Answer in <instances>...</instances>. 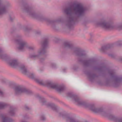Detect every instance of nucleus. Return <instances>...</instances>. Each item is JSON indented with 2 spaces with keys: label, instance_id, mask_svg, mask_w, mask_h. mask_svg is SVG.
I'll use <instances>...</instances> for the list:
<instances>
[{
  "label": "nucleus",
  "instance_id": "f257e3e1",
  "mask_svg": "<svg viewBox=\"0 0 122 122\" xmlns=\"http://www.w3.org/2000/svg\"><path fill=\"white\" fill-rule=\"evenodd\" d=\"M24 8L23 11L26 13L33 18L40 21L45 22L48 24L52 25L53 28H55V24L57 23H63V26L65 28H69V3L68 2L65 3L63 6L64 13L66 14L64 17H60L56 20H51L46 18L41 15L37 13L34 10L33 7L27 3L24 4Z\"/></svg>",
  "mask_w": 122,
  "mask_h": 122
},
{
  "label": "nucleus",
  "instance_id": "f03ea898",
  "mask_svg": "<svg viewBox=\"0 0 122 122\" xmlns=\"http://www.w3.org/2000/svg\"><path fill=\"white\" fill-rule=\"evenodd\" d=\"M69 97L73 100L75 103L77 105L83 106L86 107H88L94 112L100 114L106 117L114 122H122V117H116L112 114L108 113L105 111L102 108H95L93 106L89 105L72 93H69Z\"/></svg>",
  "mask_w": 122,
  "mask_h": 122
},
{
  "label": "nucleus",
  "instance_id": "7ed1b4c3",
  "mask_svg": "<svg viewBox=\"0 0 122 122\" xmlns=\"http://www.w3.org/2000/svg\"><path fill=\"white\" fill-rule=\"evenodd\" d=\"M9 56L5 54L2 49L0 48V58L7 61V62L12 67L18 68L20 71L24 74L27 75L30 78H35L34 74L30 73L28 71L23 65L21 64L16 59H12L10 60Z\"/></svg>",
  "mask_w": 122,
  "mask_h": 122
},
{
  "label": "nucleus",
  "instance_id": "20e7f679",
  "mask_svg": "<svg viewBox=\"0 0 122 122\" xmlns=\"http://www.w3.org/2000/svg\"><path fill=\"white\" fill-rule=\"evenodd\" d=\"M71 49L73 51V54L77 56L78 62L82 63L85 66H92L96 64V61L93 58H90L85 60H83V59L86 56V54L82 51L80 48H74L73 44L69 42V50Z\"/></svg>",
  "mask_w": 122,
  "mask_h": 122
},
{
  "label": "nucleus",
  "instance_id": "39448f33",
  "mask_svg": "<svg viewBox=\"0 0 122 122\" xmlns=\"http://www.w3.org/2000/svg\"><path fill=\"white\" fill-rule=\"evenodd\" d=\"M85 10V8L81 4H78L72 8L73 13H71L69 6V31L73 30L75 21L77 18L83 15Z\"/></svg>",
  "mask_w": 122,
  "mask_h": 122
},
{
  "label": "nucleus",
  "instance_id": "423d86ee",
  "mask_svg": "<svg viewBox=\"0 0 122 122\" xmlns=\"http://www.w3.org/2000/svg\"><path fill=\"white\" fill-rule=\"evenodd\" d=\"M15 41L18 44V48L20 50L23 51L27 49L29 51L32 52L36 51L35 48L29 46L26 41L22 39V36L20 35L16 36Z\"/></svg>",
  "mask_w": 122,
  "mask_h": 122
},
{
  "label": "nucleus",
  "instance_id": "0eeeda50",
  "mask_svg": "<svg viewBox=\"0 0 122 122\" xmlns=\"http://www.w3.org/2000/svg\"><path fill=\"white\" fill-rule=\"evenodd\" d=\"M36 80L38 83L41 85L45 84L48 86L56 90L59 92L62 91L64 89L63 86L53 83L51 81H47L44 83L43 81L41 80L36 79Z\"/></svg>",
  "mask_w": 122,
  "mask_h": 122
},
{
  "label": "nucleus",
  "instance_id": "6e6552de",
  "mask_svg": "<svg viewBox=\"0 0 122 122\" xmlns=\"http://www.w3.org/2000/svg\"><path fill=\"white\" fill-rule=\"evenodd\" d=\"M11 7V3L7 0H0V16L6 13Z\"/></svg>",
  "mask_w": 122,
  "mask_h": 122
},
{
  "label": "nucleus",
  "instance_id": "1a4fd4ad",
  "mask_svg": "<svg viewBox=\"0 0 122 122\" xmlns=\"http://www.w3.org/2000/svg\"><path fill=\"white\" fill-rule=\"evenodd\" d=\"M15 93L17 95H19L22 93H25L28 95H30L32 93L31 91L22 85L16 86L15 88Z\"/></svg>",
  "mask_w": 122,
  "mask_h": 122
},
{
  "label": "nucleus",
  "instance_id": "9d476101",
  "mask_svg": "<svg viewBox=\"0 0 122 122\" xmlns=\"http://www.w3.org/2000/svg\"><path fill=\"white\" fill-rule=\"evenodd\" d=\"M45 51L42 50L40 49L38 51L37 53L36 51L30 53L29 56V57L34 60L37 59L41 55L45 53Z\"/></svg>",
  "mask_w": 122,
  "mask_h": 122
},
{
  "label": "nucleus",
  "instance_id": "9b49d317",
  "mask_svg": "<svg viewBox=\"0 0 122 122\" xmlns=\"http://www.w3.org/2000/svg\"><path fill=\"white\" fill-rule=\"evenodd\" d=\"M110 76L113 78L115 84L119 83L122 81V77L116 76L115 72L113 70L109 71Z\"/></svg>",
  "mask_w": 122,
  "mask_h": 122
},
{
  "label": "nucleus",
  "instance_id": "f8f14e48",
  "mask_svg": "<svg viewBox=\"0 0 122 122\" xmlns=\"http://www.w3.org/2000/svg\"><path fill=\"white\" fill-rule=\"evenodd\" d=\"M49 43V40L47 38L43 39L41 42V48L40 49H41L42 50H44V53L46 52V49L48 47Z\"/></svg>",
  "mask_w": 122,
  "mask_h": 122
},
{
  "label": "nucleus",
  "instance_id": "ddd939ff",
  "mask_svg": "<svg viewBox=\"0 0 122 122\" xmlns=\"http://www.w3.org/2000/svg\"><path fill=\"white\" fill-rule=\"evenodd\" d=\"M59 116L62 117L66 122L69 121V114L68 111H64L59 113Z\"/></svg>",
  "mask_w": 122,
  "mask_h": 122
},
{
  "label": "nucleus",
  "instance_id": "4468645a",
  "mask_svg": "<svg viewBox=\"0 0 122 122\" xmlns=\"http://www.w3.org/2000/svg\"><path fill=\"white\" fill-rule=\"evenodd\" d=\"M61 47L64 51L68 50L69 49V41H64L62 44Z\"/></svg>",
  "mask_w": 122,
  "mask_h": 122
},
{
  "label": "nucleus",
  "instance_id": "2eb2a0df",
  "mask_svg": "<svg viewBox=\"0 0 122 122\" xmlns=\"http://www.w3.org/2000/svg\"><path fill=\"white\" fill-rule=\"evenodd\" d=\"M86 74L88 78L91 81H92V80L94 79L96 76L95 74L90 71L87 72Z\"/></svg>",
  "mask_w": 122,
  "mask_h": 122
},
{
  "label": "nucleus",
  "instance_id": "dca6fc26",
  "mask_svg": "<svg viewBox=\"0 0 122 122\" xmlns=\"http://www.w3.org/2000/svg\"><path fill=\"white\" fill-rule=\"evenodd\" d=\"M2 122H13V120L10 118L7 117L5 116H2Z\"/></svg>",
  "mask_w": 122,
  "mask_h": 122
},
{
  "label": "nucleus",
  "instance_id": "f3484780",
  "mask_svg": "<svg viewBox=\"0 0 122 122\" xmlns=\"http://www.w3.org/2000/svg\"><path fill=\"white\" fill-rule=\"evenodd\" d=\"M37 97L38 98L40 102L42 105H44L45 104L46 101L43 97H41L39 95H37Z\"/></svg>",
  "mask_w": 122,
  "mask_h": 122
},
{
  "label": "nucleus",
  "instance_id": "a211bd4d",
  "mask_svg": "<svg viewBox=\"0 0 122 122\" xmlns=\"http://www.w3.org/2000/svg\"><path fill=\"white\" fill-rule=\"evenodd\" d=\"M15 108L13 107H11L9 111V113L11 116H13L15 114Z\"/></svg>",
  "mask_w": 122,
  "mask_h": 122
},
{
  "label": "nucleus",
  "instance_id": "6ab92c4d",
  "mask_svg": "<svg viewBox=\"0 0 122 122\" xmlns=\"http://www.w3.org/2000/svg\"><path fill=\"white\" fill-rule=\"evenodd\" d=\"M110 48V46L107 45L102 46L101 48V50L102 51H104Z\"/></svg>",
  "mask_w": 122,
  "mask_h": 122
},
{
  "label": "nucleus",
  "instance_id": "aec40b11",
  "mask_svg": "<svg viewBox=\"0 0 122 122\" xmlns=\"http://www.w3.org/2000/svg\"><path fill=\"white\" fill-rule=\"evenodd\" d=\"M47 105L48 106L51 107L54 110H55L56 109L55 105L54 104L49 103L47 104Z\"/></svg>",
  "mask_w": 122,
  "mask_h": 122
},
{
  "label": "nucleus",
  "instance_id": "412c9836",
  "mask_svg": "<svg viewBox=\"0 0 122 122\" xmlns=\"http://www.w3.org/2000/svg\"><path fill=\"white\" fill-rule=\"evenodd\" d=\"M7 106V104L1 102L0 103V108L3 109L5 108Z\"/></svg>",
  "mask_w": 122,
  "mask_h": 122
},
{
  "label": "nucleus",
  "instance_id": "4be33fe9",
  "mask_svg": "<svg viewBox=\"0 0 122 122\" xmlns=\"http://www.w3.org/2000/svg\"><path fill=\"white\" fill-rule=\"evenodd\" d=\"M45 59V57H41L40 56V57H39V58H38L37 59H38L40 62H42L44 61Z\"/></svg>",
  "mask_w": 122,
  "mask_h": 122
},
{
  "label": "nucleus",
  "instance_id": "5701e85b",
  "mask_svg": "<svg viewBox=\"0 0 122 122\" xmlns=\"http://www.w3.org/2000/svg\"><path fill=\"white\" fill-rule=\"evenodd\" d=\"M29 117H28L27 116H24V119L22 120L21 121V122H27L25 121L24 120H26L28 119H29Z\"/></svg>",
  "mask_w": 122,
  "mask_h": 122
},
{
  "label": "nucleus",
  "instance_id": "b1692460",
  "mask_svg": "<svg viewBox=\"0 0 122 122\" xmlns=\"http://www.w3.org/2000/svg\"><path fill=\"white\" fill-rule=\"evenodd\" d=\"M40 117L41 120L44 121L46 119V118L43 115H41L40 116Z\"/></svg>",
  "mask_w": 122,
  "mask_h": 122
},
{
  "label": "nucleus",
  "instance_id": "393cba45",
  "mask_svg": "<svg viewBox=\"0 0 122 122\" xmlns=\"http://www.w3.org/2000/svg\"><path fill=\"white\" fill-rule=\"evenodd\" d=\"M24 30L25 31L28 32L31 30V29L30 28L26 27L24 28Z\"/></svg>",
  "mask_w": 122,
  "mask_h": 122
},
{
  "label": "nucleus",
  "instance_id": "a878e982",
  "mask_svg": "<svg viewBox=\"0 0 122 122\" xmlns=\"http://www.w3.org/2000/svg\"><path fill=\"white\" fill-rule=\"evenodd\" d=\"M51 66L53 68H55L56 66V65L55 63H52L51 64Z\"/></svg>",
  "mask_w": 122,
  "mask_h": 122
},
{
  "label": "nucleus",
  "instance_id": "bb28decb",
  "mask_svg": "<svg viewBox=\"0 0 122 122\" xmlns=\"http://www.w3.org/2000/svg\"><path fill=\"white\" fill-rule=\"evenodd\" d=\"M35 34L37 35H39L41 34V32L40 31H36L35 32Z\"/></svg>",
  "mask_w": 122,
  "mask_h": 122
},
{
  "label": "nucleus",
  "instance_id": "cd10ccee",
  "mask_svg": "<svg viewBox=\"0 0 122 122\" xmlns=\"http://www.w3.org/2000/svg\"><path fill=\"white\" fill-rule=\"evenodd\" d=\"M25 108L26 110H28L30 109V108L27 105H25Z\"/></svg>",
  "mask_w": 122,
  "mask_h": 122
},
{
  "label": "nucleus",
  "instance_id": "c85d7f7f",
  "mask_svg": "<svg viewBox=\"0 0 122 122\" xmlns=\"http://www.w3.org/2000/svg\"><path fill=\"white\" fill-rule=\"evenodd\" d=\"M4 94V93L2 91L0 90V95L2 96Z\"/></svg>",
  "mask_w": 122,
  "mask_h": 122
},
{
  "label": "nucleus",
  "instance_id": "c756f323",
  "mask_svg": "<svg viewBox=\"0 0 122 122\" xmlns=\"http://www.w3.org/2000/svg\"><path fill=\"white\" fill-rule=\"evenodd\" d=\"M104 68V67L103 66H101L99 68H98V69L99 70H101L103 69Z\"/></svg>",
  "mask_w": 122,
  "mask_h": 122
},
{
  "label": "nucleus",
  "instance_id": "7c9ffc66",
  "mask_svg": "<svg viewBox=\"0 0 122 122\" xmlns=\"http://www.w3.org/2000/svg\"><path fill=\"white\" fill-rule=\"evenodd\" d=\"M10 20L11 21H12L15 18V17H13L12 18H11V16H10Z\"/></svg>",
  "mask_w": 122,
  "mask_h": 122
},
{
  "label": "nucleus",
  "instance_id": "2f4dec72",
  "mask_svg": "<svg viewBox=\"0 0 122 122\" xmlns=\"http://www.w3.org/2000/svg\"><path fill=\"white\" fill-rule=\"evenodd\" d=\"M66 70V68H64L62 69V71L63 72H65Z\"/></svg>",
  "mask_w": 122,
  "mask_h": 122
},
{
  "label": "nucleus",
  "instance_id": "473e14b6",
  "mask_svg": "<svg viewBox=\"0 0 122 122\" xmlns=\"http://www.w3.org/2000/svg\"><path fill=\"white\" fill-rule=\"evenodd\" d=\"M88 40L89 41L91 42H92V39L91 38L88 39Z\"/></svg>",
  "mask_w": 122,
  "mask_h": 122
},
{
  "label": "nucleus",
  "instance_id": "72a5a7b5",
  "mask_svg": "<svg viewBox=\"0 0 122 122\" xmlns=\"http://www.w3.org/2000/svg\"><path fill=\"white\" fill-rule=\"evenodd\" d=\"M120 60L121 61H122V59H121Z\"/></svg>",
  "mask_w": 122,
  "mask_h": 122
},
{
  "label": "nucleus",
  "instance_id": "f704fd0d",
  "mask_svg": "<svg viewBox=\"0 0 122 122\" xmlns=\"http://www.w3.org/2000/svg\"><path fill=\"white\" fill-rule=\"evenodd\" d=\"M109 56H111L110 55H109Z\"/></svg>",
  "mask_w": 122,
  "mask_h": 122
}]
</instances>
